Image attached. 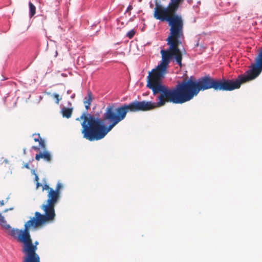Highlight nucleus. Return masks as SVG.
Returning a JSON list of instances; mask_svg holds the SVG:
<instances>
[{
  "label": "nucleus",
  "mask_w": 262,
  "mask_h": 262,
  "mask_svg": "<svg viewBox=\"0 0 262 262\" xmlns=\"http://www.w3.org/2000/svg\"><path fill=\"white\" fill-rule=\"evenodd\" d=\"M177 11H154V17L161 21L167 22L170 27L169 34L166 41L169 48L160 51L162 60L160 63L149 72L147 76V87L151 90L157 97V102L136 101L128 104H124L116 108L113 104L109 105L105 109L102 119L95 117L90 114H83L80 118L81 133L83 138L90 141H98L103 139L119 122L125 119L128 112L148 111L160 107L166 103H172L173 100L169 88L162 83L164 75L171 60L182 67L183 55L179 49L184 38V22L182 17L177 14Z\"/></svg>",
  "instance_id": "obj_1"
},
{
  "label": "nucleus",
  "mask_w": 262,
  "mask_h": 262,
  "mask_svg": "<svg viewBox=\"0 0 262 262\" xmlns=\"http://www.w3.org/2000/svg\"><path fill=\"white\" fill-rule=\"evenodd\" d=\"M261 71L262 61L258 55L251 69L246 74L239 75L236 79L215 80L208 76L196 81L191 77L188 80H183L175 88H169V91L173 103L182 104L192 99L201 91L212 88L215 91H231L239 89L242 83L255 79Z\"/></svg>",
  "instance_id": "obj_2"
},
{
  "label": "nucleus",
  "mask_w": 262,
  "mask_h": 262,
  "mask_svg": "<svg viewBox=\"0 0 262 262\" xmlns=\"http://www.w3.org/2000/svg\"><path fill=\"white\" fill-rule=\"evenodd\" d=\"M1 225L7 233L18 243L23 244V252L26 254L24 258L33 257V243L30 233V228L33 226V218L25 223L24 229L12 228L7 224L6 221Z\"/></svg>",
  "instance_id": "obj_3"
},
{
  "label": "nucleus",
  "mask_w": 262,
  "mask_h": 262,
  "mask_svg": "<svg viewBox=\"0 0 262 262\" xmlns=\"http://www.w3.org/2000/svg\"><path fill=\"white\" fill-rule=\"evenodd\" d=\"M58 200L48 196V199L45 204H43L41 208L45 214H42L39 212L35 213L34 217V228H41L47 223L52 222L55 220L56 213L55 207Z\"/></svg>",
  "instance_id": "obj_4"
},
{
  "label": "nucleus",
  "mask_w": 262,
  "mask_h": 262,
  "mask_svg": "<svg viewBox=\"0 0 262 262\" xmlns=\"http://www.w3.org/2000/svg\"><path fill=\"white\" fill-rule=\"evenodd\" d=\"M36 134H34V136ZM37 138H34V141L37 143V145H34V149L40 151L38 154L35 156V159L39 161L41 158L43 159L46 161L49 162L51 160L50 154L46 151V145L44 140L40 137L39 134H37Z\"/></svg>",
  "instance_id": "obj_5"
},
{
  "label": "nucleus",
  "mask_w": 262,
  "mask_h": 262,
  "mask_svg": "<svg viewBox=\"0 0 262 262\" xmlns=\"http://www.w3.org/2000/svg\"><path fill=\"white\" fill-rule=\"evenodd\" d=\"M171 2L168 4L166 7L156 3L154 11L158 10L163 11H177L180 6L183 3L185 0H170Z\"/></svg>",
  "instance_id": "obj_6"
},
{
  "label": "nucleus",
  "mask_w": 262,
  "mask_h": 262,
  "mask_svg": "<svg viewBox=\"0 0 262 262\" xmlns=\"http://www.w3.org/2000/svg\"><path fill=\"white\" fill-rule=\"evenodd\" d=\"M62 185L60 183H58L55 189L50 188L47 184H44L42 186V191L45 190H48L47 196H50L57 200H59L60 198V190L62 188Z\"/></svg>",
  "instance_id": "obj_7"
},
{
  "label": "nucleus",
  "mask_w": 262,
  "mask_h": 262,
  "mask_svg": "<svg viewBox=\"0 0 262 262\" xmlns=\"http://www.w3.org/2000/svg\"><path fill=\"white\" fill-rule=\"evenodd\" d=\"M93 100V94L90 91L88 92V96L83 99V103L84 104L85 109L88 110L90 108L91 103Z\"/></svg>",
  "instance_id": "obj_8"
},
{
  "label": "nucleus",
  "mask_w": 262,
  "mask_h": 262,
  "mask_svg": "<svg viewBox=\"0 0 262 262\" xmlns=\"http://www.w3.org/2000/svg\"><path fill=\"white\" fill-rule=\"evenodd\" d=\"M73 108L63 107L61 109V113L63 117L70 118L72 114Z\"/></svg>",
  "instance_id": "obj_9"
},
{
  "label": "nucleus",
  "mask_w": 262,
  "mask_h": 262,
  "mask_svg": "<svg viewBox=\"0 0 262 262\" xmlns=\"http://www.w3.org/2000/svg\"><path fill=\"white\" fill-rule=\"evenodd\" d=\"M34 174L35 175V181L36 182V188L38 189L40 187H41V188L42 189V186L44 184H47L45 180H43L44 182L43 183V184H41L39 182V178H38V176H37L34 172Z\"/></svg>",
  "instance_id": "obj_10"
},
{
  "label": "nucleus",
  "mask_w": 262,
  "mask_h": 262,
  "mask_svg": "<svg viewBox=\"0 0 262 262\" xmlns=\"http://www.w3.org/2000/svg\"><path fill=\"white\" fill-rule=\"evenodd\" d=\"M37 250V246L34 245V262H40V258L35 251Z\"/></svg>",
  "instance_id": "obj_11"
},
{
  "label": "nucleus",
  "mask_w": 262,
  "mask_h": 262,
  "mask_svg": "<svg viewBox=\"0 0 262 262\" xmlns=\"http://www.w3.org/2000/svg\"><path fill=\"white\" fill-rule=\"evenodd\" d=\"M135 34V31L134 30H130L126 34V36L129 39L132 38Z\"/></svg>",
  "instance_id": "obj_12"
},
{
  "label": "nucleus",
  "mask_w": 262,
  "mask_h": 262,
  "mask_svg": "<svg viewBox=\"0 0 262 262\" xmlns=\"http://www.w3.org/2000/svg\"><path fill=\"white\" fill-rule=\"evenodd\" d=\"M53 96L55 99H56V103L58 104L59 101L61 99V98H60L59 95L57 94H54Z\"/></svg>",
  "instance_id": "obj_13"
},
{
  "label": "nucleus",
  "mask_w": 262,
  "mask_h": 262,
  "mask_svg": "<svg viewBox=\"0 0 262 262\" xmlns=\"http://www.w3.org/2000/svg\"><path fill=\"white\" fill-rule=\"evenodd\" d=\"M29 5L30 8V15L31 17L33 16V4L31 2H30Z\"/></svg>",
  "instance_id": "obj_14"
},
{
  "label": "nucleus",
  "mask_w": 262,
  "mask_h": 262,
  "mask_svg": "<svg viewBox=\"0 0 262 262\" xmlns=\"http://www.w3.org/2000/svg\"><path fill=\"white\" fill-rule=\"evenodd\" d=\"M24 262H33V257L24 258Z\"/></svg>",
  "instance_id": "obj_15"
},
{
  "label": "nucleus",
  "mask_w": 262,
  "mask_h": 262,
  "mask_svg": "<svg viewBox=\"0 0 262 262\" xmlns=\"http://www.w3.org/2000/svg\"><path fill=\"white\" fill-rule=\"evenodd\" d=\"M6 220H5L3 216L2 215V214L0 213V224H1L2 223H4Z\"/></svg>",
  "instance_id": "obj_16"
},
{
  "label": "nucleus",
  "mask_w": 262,
  "mask_h": 262,
  "mask_svg": "<svg viewBox=\"0 0 262 262\" xmlns=\"http://www.w3.org/2000/svg\"><path fill=\"white\" fill-rule=\"evenodd\" d=\"M6 220H5L3 216L2 215V214L0 213V224H1L2 223H4Z\"/></svg>",
  "instance_id": "obj_17"
},
{
  "label": "nucleus",
  "mask_w": 262,
  "mask_h": 262,
  "mask_svg": "<svg viewBox=\"0 0 262 262\" xmlns=\"http://www.w3.org/2000/svg\"><path fill=\"white\" fill-rule=\"evenodd\" d=\"M133 9V7L132 6L129 5L126 10V12H129L132 9Z\"/></svg>",
  "instance_id": "obj_18"
},
{
  "label": "nucleus",
  "mask_w": 262,
  "mask_h": 262,
  "mask_svg": "<svg viewBox=\"0 0 262 262\" xmlns=\"http://www.w3.org/2000/svg\"><path fill=\"white\" fill-rule=\"evenodd\" d=\"M0 205L1 206H3V205H4V201L3 200L0 201Z\"/></svg>",
  "instance_id": "obj_19"
},
{
  "label": "nucleus",
  "mask_w": 262,
  "mask_h": 262,
  "mask_svg": "<svg viewBox=\"0 0 262 262\" xmlns=\"http://www.w3.org/2000/svg\"><path fill=\"white\" fill-rule=\"evenodd\" d=\"M23 167H26L27 168H29V164H27H27H25Z\"/></svg>",
  "instance_id": "obj_20"
},
{
  "label": "nucleus",
  "mask_w": 262,
  "mask_h": 262,
  "mask_svg": "<svg viewBox=\"0 0 262 262\" xmlns=\"http://www.w3.org/2000/svg\"><path fill=\"white\" fill-rule=\"evenodd\" d=\"M12 208L7 209H6V210H4V212H7L8 210H12Z\"/></svg>",
  "instance_id": "obj_21"
},
{
  "label": "nucleus",
  "mask_w": 262,
  "mask_h": 262,
  "mask_svg": "<svg viewBox=\"0 0 262 262\" xmlns=\"http://www.w3.org/2000/svg\"><path fill=\"white\" fill-rule=\"evenodd\" d=\"M34 244H35L34 245H36V246H37V245L38 244V242H35Z\"/></svg>",
  "instance_id": "obj_22"
},
{
  "label": "nucleus",
  "mask_w": 262,
  "mask_h": 262,
  "mask_svg": "<svg viewBox=\"0 0 262 262\" xmlns=\"http://www.w3.org/2000/svg\"><path fill=\"white\" fill-rule=\"evenodd\" d=\"M33 9H34V15L35 13V7L34 6Z\"/></svg>",
  "instance_id": "obj_23"
}]
</instances>
